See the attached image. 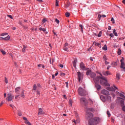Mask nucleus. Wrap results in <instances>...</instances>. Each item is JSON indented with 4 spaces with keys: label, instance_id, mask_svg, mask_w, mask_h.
I'll list each match as a JSON object with an SVG mask.
<instances>
[{
    "label": "nucleus",
    "instance_id": "f257e3e1",
    "mask_svg": "<svg viewBox=\"0 0 125 125\" xmlns=\"http://www.w3.org/2000/svg\"><path fill=\"white\" fill-rule=\"evenodd\" d=\"M101 76H97L94 79V82L95 83H100L102 85H104V86H110V84L107 82V80L105 77H103L101 73L100 74Z\"/></svg>",
    "mask_w": 125,
    "mask_h": 125
},
{
    "label": "nucleus",
    "instance_id": "f03ea898",
    "mask_svg": "<svg viewBox=\"0 0 125 125\" xmlns=\"http://www.w3.org/2000/svg\"><path fill=\"white\" fill-rule=\"evenodd\" d=\"M86 111H87V112H86L85 117L87 119H92V117H93V114L90 112H88L89 111H93V109L90 108H86Z\"/></svg>",
    "mask_w": 125,
    "mask_h": 125
},
{
    "label": "nucleus",
    "instance_id": "7ed1b4c3",
    "mask_svg": "<svg viewBox=\"0 0 125 125\" xmlns=\"http://www.w3.org/2000/svg\"><path fill=\"white\" fill-rule=\"evenodd\" d=\"M78 93L80 96H85V95H86V91L82 87L79 88Z\"/></svg>",
    "mask_w": 125,
    "mask_h": 125
},
{
    "label": "nucleus",
    "instance_id": "20e7f679",
    "mask_svg": "<svg viewBox=\"0 0 125 125\" xmlns=\"http://www.w3.org/2000/svg\"><path fill=\"white\" fill-rule=\"evenodd\" d=\"M77 76L78 77L79 82H81V80L83 79V74L81 73L80 71L77 72Z\"/></svg>",
    "mask_w": 125,
    "mask_h": 125
},
{
    "label": "nucleus",
    "instance_id": "39448f33",
    "mask_svg": "<svg viewBox=\"0 0 125 125\" xmlns=\"http://www.w3.org/2000/svg\"><path fill=\"white\" fill-rule=\"evenodd\" d=\"M14 96L12 95L11 93H9L7 94V101H12V99H13Z\"/></svg>",
    "mask_w": 125,
    "mask_h": 125
},
{
    "label": "nucleus",
    "instance_id": "423d86ee",
    "mask_svg": "<svg viewBox=\"0 0 125 125\" xmlns=\"http://www.w3.org/2000/svg\"><path fill=\"white\" fill-rule=\"evenodd\" d=\"M80 102L82 104H83L84 105H86L87 104V102H86V99L84 98H81L80 99Z\"/></svg>",
    "mask_w": 125,
    "mask_h": 125
},
{
    "label": "nucleus",
    "instance_id": "0eeeda50",
    "mask_svg": "<svg viewBox=\"0 0 125 125\" xmlns=\"http://www.w3.org/2000/svg\"><path fill=\"white\" fill-rule=\"evenodd\" d=\"M95 121L94 120V118H91L88 121V125H96V124H95Z\"/></svg>",
    "mask_w": 125,
    "mask_h": 125
},
{
    "label": "nucleus",
    "instance_id": "6e6552de",
    "mask_svg": "<svg viewBox=\"0 0 125 125\" xmlns=\"http://www.w3.org/2000/svg\"><path fill=\"white\" fill-rule=\"evenodd\" d=\"M80 69H81V70H86V68H85V66L84 65V63H83V62H81L80 64Z\"/></svg>",
    "mask_w": 125,
    "mask_h": 125
},
{
    "label": "nucleus",
    "instance_id": "1a4fd4ad",
    "mask_svg": "<svg viewBox=\"0 0 125 125\" xmlns=\"http://www.w3.org/2000/svg\"><path fill=\"white\" fill-rule=\"evenodd\" d=\"M10 39V36H9V35H8L5 38L0 37V41H8Z\"/></svg>",
    "mask_w": 125,
    "mask_h": 125
},
{
    "label": "nucleus",
    "instance_id": "9d476101",
    "mask_svg": "<svg viewBox=\"0 0 125 125\" xmlns=\"http://www.w3.org/2000/svg\"><path fill=\"white\" fill-rule=\"evenodd\" d=\"M63 50H64L65 51H69V44L68 43H65Z\"/></svg>",
    "mask_w": 125,
    "mask_h": 125
},
{
    "label": "nucleus",
    "instance_id": "9b49d317",
    "mask_svg": "<svg viewBox=\"0 0 125 125\" xmlns=\"http://www.w3.org/2000/svg\"><path fill=\"white\" fill-rule=\"evenodd\" d=\"M94 120H95V123H94V125H97V124H99V123H100V118L98 117L94 118Z\"/></svg>",
    "mask_w": 125,
    "mask_h": 125
},
{
    "label": "nucleus",
    "instance_id": "f8f14e48",
    "mask_svg": "<svg viewBox=\"0 0 125 125\" xmlns=\"http://www.w3.org/2000/svg\"><path fill=\"white\" fill-rule=\"evenodd\" d=\"M102 94H104V95H109V91L105 89L102 90Z\"/></svg>",
    "mask_w": 125,
    "mask_h": 125
},
{
    "label": "nucleus",
    "instance_id": "ddd939ff",
    "mask_svg": "<svg viewBox=\"0 0 125 125\" xmlns=\"http://www.w3.org/2000/svg\"><path fill=\"white\" fill-rule=\"evenodd\" d=\"M119 99H123L120 101V103L121 104V106H124L125 105V99L122 98H119Z\"/></svg>",
    "mask_w": 125,
    "mask_h": 125
},
{
    "label": "nucleus",
    "instance_id": "4468645a",
    "mask_svg": "<svg viewBox=\"0 0 125 125\" xmlns=\"http://www.w3.org/2000/svg\"><path fill=\"white\" fill-rule=\"evenodd\" d=\"M103 74L104 76H108L109 75H111V73H110V72L108 71H104L103 72Z\"/></svg>",
    "mask_w": 125,
    "mask_h": 125
},
{
    "label": "nucleus",
    "instance_id": "2eb2a0df",
    "mask_svg": "<svg viewBox=\"0 0 125 125\" xmlns=\"http://www.w3.org/2000/svg\"><path fill=\"white\" fill-rule=\"evenodd\" d=\"M95 86L97 90H100V89L101 88V86L100 84H99L98 83H96Z\"/></svg>",
    "mask_w": 125,
    "mask_h": 125
},
{
    "label": "nucleus",
    "instance_id": "dca6fc26",
    "mask_svg": "<svg viewBox=\"0 0 125 125\" xmlns=\"http://www.w3.org/2000/svg\"><path fill=\"white\" fill-rule=\"evenodd\" d=\"M96 76V74L94 72H92L91 71V73H90V77H91V78H94Z\"/></svg>",
    "mask_w": 125,
    "mask_h": 125
},
{
    "label": "nucleus",
    "instance_id": "f3484780",
    "mask_svg": "<svg viewBox=\"0 0 125 125\" xmlns=\"http://www.w3.org/2000/svg\"><path fill=\"white\" fill-rule=\"evenodd\" d=\"M42 114H43V111L42 110V109L39 108L38 115H42Z\"/></svg>",
    "mask_w": 125,
    "mask_h": 125
},
{
    "label": "nucleus",
    "instance_id": "a211bd4d",
    "mask_svg": "<svg viewBox=\"0 0 125 125\" xmlns=\"http://www.w3.org/2000/svg\"><path fill=\"white\" fill-rule=\"evenodd\" d=\"M120 67L122 69H124V70L125 69V62H122L121 63Z\"/></svg>",
    "mask_w": 125,
    "mask_h": 125
},
{
    "label": "nucleus",
    "instance_id": "6ab92c4d",
    "mask_svg": "<svg viewBox=\"0 0 125 125\" xmlns=\"http://www.w3.org/2000/svg\"><path fill=\"white\" fill-rule=\"evenodd\" d=\"M73 67L77 68V60H74L73 62Z\"/></svg>",
    "mask_w": 125,
    "mask_h": 125
},
{
    "label": "nucleus",
    "instance_id": "aec40b11",
    "mask_svg": "<svg viewBox=\"0 0 125 125\" xmlns=\"http://www.w3.org/2000/svg\"><path fill=\"white\" fill-rule=\"evenodd\" d=\"M100 98L103 102H105V101H106V98H105V97H104V96H101Z\"/></svg>",
    "mask_w": 125,
    "mask_h": 125
},
{
    "label": "nucleus",
    "instance_id": "412c9836",
    "mask_svg": "<svg viewBox=\"0 0 125 125\" xmlns=\"http://www.w3.org/2000/svg\"><path fill=\"white\" fill-rule=\"evenodd\" d=\"M118 64L117 63V62H112V66L114 67H117Z\"/></svg>",
    "mask_w": 125,
    "mask_h": 125
},
{
    "label": "nucleus",
    "instance_id": "4be33fe9",
    "mask_svg": "<svg viewBox=\"0 0 125 125\" xmlns=\"http://www.w3.org/2000/svg\"><path fill=\"white\" fill-rule=\"evenodd\" d=\"M116 78L119 81L120 79H121V75L119 74V73L116 74Z\"/></svg>",
    "mask_w": 125,
    "mask_h": 125
},
{
    "label": "nucleus",
    "instance_id": "5701e85b",
    "mask_svg": "<svg viewBox=\"0 0 125 125\" xmlns=\"http://www.w3.org/2000/svg\"><path fill=\"white\" fill-rule=\"evenodd\" d=\"M93 44H95V45H96L97 46H99V47H100L101 46V44L100 43H98V42H94Z\"/></svg>",
    "mask_w": 125,
    "mask_h": 125
},
{
    "label": "nucleus",
    "instance_id": "b1692460",
    "mask_svg": "<svg viewBox=\"0 0 125 125\" xmlns=\"http://www.w3.org/2000/svg\"><path fill=\"white\" fill-rule=\"evenodd\" d=\"M21 89V87H18L16 88L15 89V92H18V91H20V90Z\"/></svg>",
    "mask_w": 125,
    "mask_h": 125
},
{
    "label": "nucleus",
    "instance_id": "393cba45",
    "mask_svg": "<svg viewBox=\"0 0 125 125\" xmlns=\"http://www.w3.org/2000/svg\"><path fill=\"white\" fill-rule=\"evenodd\" d=\"M24 123L26 125H32V124H31V123H30V122H29V120H26V121H24Z\"/></svg>",
    "mask_w": 125,
    "mask_h": 125
},
{
    "label": "nucleus",
    "instance_id": "a878e982",
    "mask_svg": "<svg viewBox=\"0 0 125 125\" xmlns=\"http://www.w3.org/2000/svg\"><path fill=\"white\" fill-rule=\"evenodd\" d=\"M106 100H107V101H109V102H110V101H111V96H106Z\"/></svg>",
    "mask_w": 125,
    "mask_h": 125
},
{
    "label": "nucleus",
    "instance_id": "bb28decb",
    "mask_svg": "<svg viewBox=\"0 0 125 125\" xmlns=\"http://www.w3.org/2000/svg\"><path fill=\"white\" fill-rule=\"evenodd\" d=\"M91 73V70H88L86 73V75L87 76H88V75H90V73Z\"/></svg>",
    "mask_w": 125,
    "mask_h": 125
},
{
    "label": "nucleus",
    "instance_id": "cd10ccee",
    "mask_svg": "<svg viewBox=\"0 0 125 125\" xmlns=\"http://www.w3.org/2000/svg\"><path fill=\"white\" fill-rule=\"evenodd\" d=\"M37 84H34L32 90H35V91H36V89H37Z\"/></svg>",
    "mask_w": 125,
    "mask_h": 125
},
{
    "label": "nucleus",
    "instance_id": "c85d7f7f",
    "mask_svg": "<svg viewBox=\"0 0 125 125\" xmlns=\"http://www.w3.org/2000/svg\"><path fill=\"white\" fill-rule=\"evenodd\" d=\"M0 52H1L2 54H3V55H5V54H6V53L5 52V51L3 49H0Z\"/></svg>",
    "mask_w": 125,
    "mask_h": 125
},
{
    "label": "nucleus",
    "instance_id": "c756f323",
    "mask_svg": "<svg viewBox=\"0 0 125 125\" xmlns=\"http://www.w3.org/2000/svg\"><path fill=\"white\" fill-rule=\"evenodd\" d=\"M40 31H43V32H45L46 31V28H42V27L39 28Z\"/></svg>",
    "mask_w": 125,
    "mask_h": 125
},
{
    "label": "nucleus",
    "instance_id": "7c9ffc66",
    "mask_svg": "<svg viewBox=\"0 0 125 125\" xmlns=\"http://www.w3.org/2000/svg\"><path fill=\"white\" fill-rule=\"evenodd\" d=\"M73 104V100H72V99H69V105L70 106H72V105Z\"/></svg>",
    "mask_w": 125,
    "mask_h": 125
},
{
    "label": "nucleus",
    "instance_id": "2f4dec72",
    "mask_svg": "<svg viewBox=\"0 0 125 125\" xmlns=\"http://www.w3.org/2000/svg\"><path fill=\"white\" fill-rule=\"evenodd\" d=\"M113 34L115 36V37H118V33L116 32V29L113 30Z\"/></svg>",
    "mask_w": 125,
    "mask_h": 125
},
{
    "label": "nucleus",
    "instance_id": "473e14b6",
    "mask_svg": "<svg viewBox=\"0 0 125 125\" xmlns=\"http://www.w3.org/2000/svg\"><path fill=\"white\" fill-rule=\"evenodd\" d=\"M103 50L106 51L107 50V45H104L103 47Z\"/></svg>",
    "mask_w": 125,
    "mask_h": 125
},
{
    "label": "nucleus",
    "instance_id": "72a5a7b5",
    "mask_svg": "<svg viewBox=\"0 0 125 125\" xmlns=\"http://www.w3.org/2000/svg\"><path fill=\"white\" fill-rule=\"evenodd\" d=\"M118 55H121V54H122V50H121V49H119L118 50Z\"/></svg>",
    "mask_w": 125,
    "mask_h": 125
},
{
    "label": "nucleus",
    "instance_id": "f704fd0d",
    "mask_svg": "<svg viewBox=\"0 0 125 125\" xmlns=\"http://www.w3.org/2000/svg\"><path fill=\"white\" fill-rule=\"evenodd\" d=\"M101 36H102V31H100V32L99 33V34L98 35V37L99 38H100V37H101Z\"/></svg>",
    "mask_w": 125,
    "mask_h": 125
},
{
    "label": "nucleus",
    "instance_id": "c9c22d12",
    "mask_svg": "<svg viewBox=\"0 0 125 125\" xmlns=\"http://www.w3.org/2000/svg\"><path fill=\"white\" fill-rule=\"evenodd\" d=\"M21 97H22L23 98L25 97V95H24V91H22L21 92Z\"/></svg>",
    "mask_w": 125,
    "mask_h": 125
},
{
    "label": "nucleus",
    "instance_id": "e433bc0d",
    "mask_svg": "<svg viewBox=\"0 0 125 125\" xmlns=\"http://www.w3.org/2000/svg\"><path fill=\"white\" fill-rule=\"evenodd\" d=\"M22 52H25L26 51V46L23 45V48L22 49Z\"/></svg>",
    "mask_w": 125,
    "mask_h": 125
},
{
    "label": "nucleus",
    "instance_id": "4c0bfd02",
    "mask_svg": "<svg viewBox=\"0 0 125 125\" xmlns=\"http://www.w3.org/2000/svg\"><path fill=\"white\" fill-rule=\"evenodd\" d=\"M65 16H66V17H69L70 16V13L66 12L65 13Z\"/></svg>",
    "mask_w": 125,
    "mask_h": 125
},
{
    "label": "nucleus",
    "instance_id": "58836bf2",
    "mask_svg": "<svg viewBox=\"0 0 125 125\" xmlns=\"http://www.w3.org/2000/svg\"><path fill=\"white\" fill-rule=\"evenodd\" d=\"M66 7H69V6H70V2L69 1H67V4L65 5Z\"/></svg>",
    "mask_w": 125,
    "mask_h": 125
},
{
    "label": "nucleus",
    "instance_id": "ea45409f",
    "mask_svg": "<svg viewBox=\"0 0 125 125\" xmlns=\"http://www.w3.org/2000/svg\"><path fill=\"white\" fill-rule=\"evenodd\" d=\"M55 21L57 23V24H59L60 22V21H59V20H58L57 19H55Z\"/></svg>",
    "mask_w": 125,
    "mask_h": 125
},
{
    "label": "nucleus",
    "instance_id": "a19ab883",
    "mask_svg": "<svg viewBox=\"0 0 125 125\" xmlns=\"http://www.w3.org/2000/svg\"><path fill=\"white\" fill-rule=\"evenodd\" d=\"M18 115L20 116H22V113H21V111H18Z\"/></svg>",
    "mask_w": 125,
    "mask_h": 125
},
{
    "label": "nucleus",
    "instance_id": "79ce46f5",
    "mask_svg": "<svg viewBox=\"0 0 125 125\" xmlns=\"http://www.w3.org/2000/svg\"><path fill=\"white\" fill-rule=\"evenodd\" d=\"M59 1L56 0V6H59Z\"/></svg>",
    "mask_w": 125,
    "mask_h": 125
},
{
    "label": "nucleus",
    "instance_id": "37998d69",
    "mask_svg": "<svg viewBox=\"0 0 125 125\" xmlns=\"http://www.w3.org/2000/svg\"><path fill=\"white\" fill-rule=\"evenodd\" d=\"M53 62H54V60H53V59H51L50 60V64H52V63H53Z\"/></svg>",
    "mask_w": 125,
    "mask_h": 125
},
{
    "label": "nucleus",
    "instance_id": "c03bdc74",
    "mask_svg": "<svg viewBox=\"0 0 125 125\" xmlns=\"http://www.w3.org/2000/svg\"><path fill=\"white\" fill-rule=\"evenodd\" d=\"M104 60V61H106L107 60V57H106V55H104L103 56Z\"/></svg>",
    "mask_w": 125,
    "mask_h": 125
},
{
    "label": "nucleus",
    "instance_id": "a18cd8bd",
    "mask_svg": "<svg viewBox=\"0 0 125 125\" xmlns=\"http://www.w3.org/2000/svg\"><path fill=\"white\" fill-rule=\"evenodd\" d=\"M5 35H8V34L6 33H2L0 36H1L2 37H3L4 36H5Z\"/></svg>",
    "mask_w": 125,
    "mask_h": 125
},
{
    "label": "nucleus",
    "instance_id": "49530a36",
    "mask_svg": "<svg viewBox=\"0 0 125 125\" xmlns=\"http://www.w3.org/2000/svg\"><path fill=\"white\" fill-rule=\"evenodd\" d=\"M65 83L66 84V87L68 88V87H69V83H68V82H65Z\"/></svg>",
    "mask_w": 125,
    "mask_h": 125
},
{
    "label": "nucleus",
    "instance_id": "de8ad7c7",
    "mask_svg": "<svg viewBox=\"0 0 125 125\" xmlns=\"http://www.w3.org/2000/svg\"><path fill=\"white\" fill-rule=\"evenodd\" d=\"M120 96H121V97H122V98H124V97H125V95L124 94H120Z\"/></svg>",
    "mask_w": 125,
    "mask_h": 125
},
{
    "label": "nucleus",
    "instance_id": "09e8293b",
    "mask_svg": "<svg viewBox=\"0 0 125 125\" xmlns=\"http://www.w3.org/2000/svg\"><path fill=\"white\" fill-rule=\"evenodd\" d=\"M111 22H112L113 24H115V20L112 18L111 20Z\"/></svg>",
    "mask_w": 125,
    "mask_h": 125
},
{
    "label": "nucleus",
    "instance_id": "8fccbe9b",
    "mask_svg": "<svg viewBox=\"0 0 125 125\" xmlns=\"http://www.w3.org/2000/svg\"><path fill=\"white\" fill-rule=\"evenodd\" d=\"M7 16H8V17H9L11 19H13V17H12V16H11L10 15H8Z\"/></svg>",
    "mask_w": 125,
    "mask_h": 125
},
{
    "label": "nucleus",
    "instance_id": "3c124183",
    "mask_svg": "<svg viewBox=\"0 0 125 125\" xmlns=\"http://www.w3.org/2000/svg\"><path fill=\"white\" fill-rule=\"evenodd\" d=\"M107 114L108 117H111V114H110V112L109 111H107Z\"/></svg>",
    "mask_w": 125,
    "mask_h": 125
},
{
    "label": "nucleus",
    "instance_id": "603ef678",
    "mask_svg": "<svg viewBox=\"0 0 125 125\" xmlns=\"http://www.w3.org/2000/svg\"><path fill=\"white\" fill-rule=\"evenodd\" d=\"M5 82L6 83H8V80H7V78H5Z\"/></svg>",
    "mask_w": 125,
    "mask_h": 125
},
{
    "label": "nucleus",
    "instance_id": "864d4df0",
    "mask_svg": "<svg viewBox=\"0 0 125 125\" xmlns=\"http://www.w3.org/2000/svg\"><path fill=\"white\" fill-rule=\"evenodd\" d=\"M73 123H75V125H76V124H77V123H78V124H79V123H80V121H73Z\"/></svg>",
    "mask_w": 125,
    "mask_h": 125
},
{
    "label": "nucleus",
    "instance_id": "5fc2aeb1",
    "mask_svg": "<svg viewBox=\"0 0 125 125\" xmlns=\"http://www.w3.org/2000/svg\"><path fill=\"white\" fill-rule=\"evenodd\" d=\"M38 67H42V68H44V66L42 65V64H38Z\"/></svg>",
    "mask_w": 125,
    "mask_h": 125
},
{
    "label": "nucleus",
    "instance_id": "6e6d98bb",
    "mask_svg": "<svg viewBox=\"0 0 125 125\" xmlns=\"http://www.w3.org/2000/svg\"><path fill=\"white\" fill-rule=\"evenodd\" d=\"M124 58H122V59L120 61L121 63H124Z\"/></svg>",
    "mask_w": 125,
    "mask_h": 125
},
{
    "label": "nucleus",
    "instance_id": "4d7b16f0",
    "mask_svg": "<svg viewBox=\"0 0 125 125\" xmlns=\"http://www.w3.org/2000/svg\"><path fill=\"white\" fill-rule=\"evenodd\" d=\"M46 20L45 19H43V20H42V22L43 23H45V22H46Z\"/></svg>",
    "mask_w": 125,
    "mask_h": 125
},
{
    "label": "nucleus",
    "instance_id": "13d9d810",
    "mask_svg": "<svg viewBox=\"0 0 125 125\" xmlns=\"http://www.w3.org/2000/svg\"><path fill=\"white\" fill-rule=\"evenodd\" d=\"M23 120H24V121H28V119H27V118L25 117H23Z\"/></svg>",
    "mask_w": 125,
    "mask_h": 125
},
{
    "label": "nucleus",
    "instance_id": "bf43d9fd",
    "mask_svg": "<svg viewBox=\"0 0 125 125\" xmlns=\"http://www.w3.org/2000/svg\"><path fill=\"white\" fill-rule=\"evenodd\" d=\"M120 16H121V17H122L123 18H125V15H124V14H121Z\"/></svg>",
    "mask_w": 125,
    "mask_h": 125
},
{
    "label": "nucleus",
    "instance_id": "052dcab7",
    "mask_svg": "<svg viewBox=\"0 0 125 125\" xmlns=\"http://www.w3.org/2000/svg\"><path fill=\"white\" fill-rule=\"evenodd\" d=\"M20 96V95H17L15 97V99H17L18 97Z\"/></svg>",
    "mask_w": 125,
    "mask_h": 125
},
{
    "label": "nucleus",
    "instance_id": "680f3d73",
    "mask_svg": "<svg viewBox=\"0 0 125 125\" xmlns=\"http://www.w3.org/2000/svg\"><path fill=\"white\" fill-rule=\"evenodd\" d=\"M111 68V65H108L106 69L107 70H109Z\"/></svg>",
    "mask_w": 125,
    "mask_h": 125
},
{
    "label": "nucleus",
    "instance_id": "e2e57ef3",
    "mask_svg": "<svg viewBox=\"0 0 125 125\" xmlns=\"http://www.w3.org/2000/svg\"><path fill=\"white\" fill-rule=\"evenodd\" d=\"M110 107L112 109H114V104H111Z\"/></svg>",
    "mask_w": 125,
    "mask_h": 125
},
{
    "label": "nucleus",
    "instance_id": "0e129e2a",
    "mask_svg": "<svg viewBox=\"0 0 125 125\" xmlns=\"http://www.w3.org/2000/svg\"><path fill=\"white\" fill-rule=\"evenodd\" d=\"M101 17H102V15H98V18H99V20H100V18H101Z\"/></svg>",
    "mask_w": 125,
    "mask_h": 125
},
{
    "label": "nucleus",
    "instance_id": "69168bd1",
    "mask_svg": "<svg viewBox=\"0 0 125 125\" xmlns=\"http://www.w3.org/2000/svg\"><path fill=\"white\" fill-rule=\"evenodd\" d=\"M110 37H111V38H113V37H114V34H113V33H111L109 35Z\"/></svg>",
    "mask_w": 125,
    "mask_h": 125
},
{
    "label": "nucleus",
    "instance_id": "338daca9",
    "mask_svg": "<svg viewBox=\"0 0 125 125\" xmlns=\"http://www.w3.org/2000/svg\"><path fill=\"white\" fill-rule=\"evenodd\" d=\"M65 75L66 74L64 73H61V76H62V77H64Z\"/></svg>",
    "mask_w": 125,
    "mask_h": 125
},
{
    "label": "nucleus",
    "instance_id": "774afa93",
    "mask_svg": "<svg viewBox=\"0 0 125 125\" xmlns=\"http://www.w3.org/2000/svg\"><path fill=\"white\" fill-rule=\"evenodd\" d=\"M122 110L123 111H124V112H125V106H124L122 108Z\"/></svg>",
    "mask_w": 125,
    "mask_h": 125
}]
</instances>
